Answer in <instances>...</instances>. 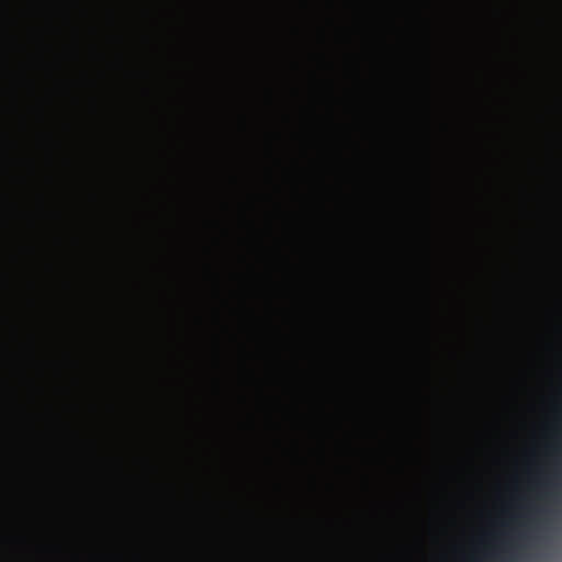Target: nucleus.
<instances>
[{
	"label": "nucleus",
	"instance_id": "2",
	"mask_svg": "<svg viewBox=\"0 0 562 562\" xmlns=\"http://www.w3.org/2000/svg\"><path fill=\"white\" fill-rule=\"evenodd\" d=\"M517 543L514 538H512L509 541L505 542L504 544V551L506 552H513L517 548Z\"/></svg>",
	"mask_w": 562,
	"mask_h": 562
},
{
	"label": "nucleus",
	"instance_id": "1",
	"mask_svg": "<svg viewBox=\"0 0 562 562\" xmlns=\"http://www.w3.org/2000/svg\"><path fill=\"white\" fill-rule=\"evenodd\" d=\"M555 485L557 484L552 480H546V481L540 482V484H539V486L543 488L546 495H549L550 490L552 487H554Z\"/></svg>",
	"mask_w": 562,
	"mask_h": 562
},
{
	"label": "nucleus",
	"instance_id": "3",
	"mask_svg": "<svg viewBox=\"0 0 562 562\" xmlns=\"http://www.w3.org/2000/svg\"><path fill=\"white\" fill-rule=\"evenodd\" d=\"M528 513L529 514H539V513H541V509L537 508V507H533V506H529L528 507ZM528 520H531V515L528 516Z\"/></svg>",
	"mask_w": 562,
	"mask_h": 562
},
{
	"label": "nucleus",
	"instance_id": "4",
	"mask_svg": "<svg viewBox=\"0 0 562 562\" xmlns=\"http://www.w3.org/2000/svg\"><path fill=\"white\" fill-rule=\"evenodd\" d=\"M517 539H524L525 538V533L522 532H518L517 536H516Z\"/></svg>",
	"mask_w": 562,
	"mask_h": 562
}]
</instances>
